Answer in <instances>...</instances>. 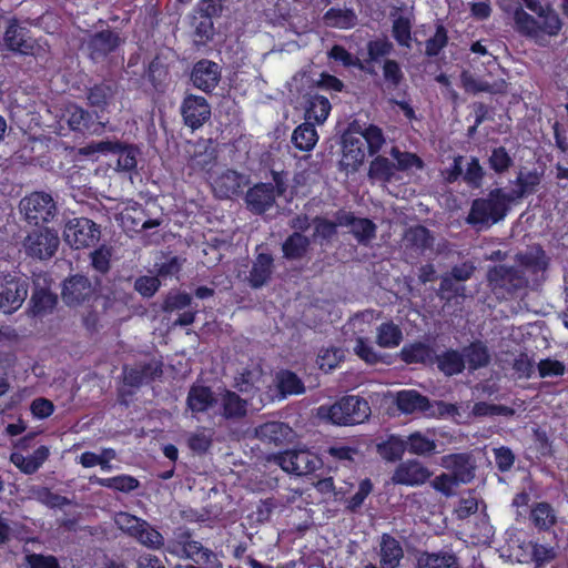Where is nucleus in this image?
Instances as JSON below:
<instances>
[{"mask_svg":"<svg viewBox=\"0 0 568 568\" xmlns=\"http://www.w3.org/2000/svg\"><path fill=\"white\" fill-rule=\"evenodd\" d=\"M366 143L368 154H377L385 143L383 130L376 124H368L362 128L354 122L343 135L342 159L339 166L346 173H355L364 164Z\"/></svg>","mask_w":568,"mask_h":568,"instance_id":"nucleus-1","label":"nucleus"},{"mask_svg":"<svg viewBox=\"0 0 568 568\" xmlns=\"http://www.w3.org/2000/svg\"><path fill=\"white\" fill-rule=\"evenodd\" d=\"M371 415L368 402L357 395H345L332 405H322L318 416L336 426H353L364 423Z\"/></svg>","mask_w":568,"mask_h":568,"instance_id":"nucleus-2","label":"nucleus"},{"mask_svg":"<svg viewBox=\"0 0 568 568\" xmlns=\"http://www.w3.org/2000/svg\"><path fill=\"white\" fill-rule=\"evenodd\" d=\"M509 204L506 192L500 187H496L486 197H477L471 202L466 222L471 226H489L498 223L507 215Z\"/></svg>","mask_w":568,"mask_h":568,"instance_id":"nucleus-3","label":"nucleus"},{"mask_svg":"<svg viewBox=\"0 0 568 568\" xmlns=\"http://www.w3.org/2000/svg\"><path fill=\"white\" fill-rule=\"evenodd\" d=\"M168 550L194 561L195 565H186L185 568H223L222 561L212 549L192 539L190 529H178L174 532V540L169 542Z\"/></svg>","mask_w":568,"mask_h":568,"instance_id":"nucleus-4","label":"nucleus"},{"mask_svg":"<svg viewBox=\"0 0 568 568\" xmlns=\"http://www.w3.org/2000/svg\"><path fill=\"white\" fill-rule=\"evenodd\" d=\"M270 462L278 465L285 473L296 476L311 475L322 467V459L310 449H290L272 454Z\"/></svg>","mask_w":568,"mask_h":568,"instance_id":"nucleus-5","label":"nucleus"},{"mask_svg":"<svg viewBox=\"0 0 568 568\" xmlns=\"http://www.w3.org/2000/svg\"><path fill=\"white\" fill-rule=\"evenodd\" d=\"M20 210L29 224L40 225L52 221L57 214V205L51 194L34 191L20 201Z\"/></svg>","mask_w":568,"mask_h":568,"instance_id":"nucleus-6","label":"nucleus"},{"mask_svg":"<svg viewBox=\"0 0 568 568\" xmlns=\"http://www.w3.org/2000/svg\"><path fill=\"white\" fill-rule=\"evenodd\" d=\"M65 242L73 248H84L95 245L100 240V226L88 217L69 220L63 230Z\"/></svg>","mask_w":568,"mask_h":568,"instance_id":"nucleus-7","label":"nucleus"},{"mask_svg":"<svg viewBox=\"0 0 568 568\" xmlns=\"http://www.w3.org/2000/svg\"><path fill=\"white\" fill-rule=\"evenodd\" d=\"M487 280L491 290L503 294H514L515 292L527 286V278L523 271L515 266L495 265L488 270Z\"/></svg>","mask_w":568,"mask_h":568,"instance_id":"nucleus-8","label":"nucleus"},{"mask_svg":"<svg viewBox=\"0 0 568 568\" xmlns=\"http://www.w3.org/2000/svg\"><path fill=\"white\" fill-rule=\"evenodd\" d=\"M27 278L7 274L0 277V310L11 314L18 311L28 296Z\"/></svg>","mask_w":568,"mask_h":568,"instance_id":"nucleus-9","label":"nucleus"},{"mask_svg":"<svg viewBox=\"0 0 568 568\" xmlns=\"http://www.w3.org/2000/svg\"><path fill=\"white\" fill-rule=\"evenodd\" d=\"M59 244L60 240L57 232L48 227L33 230L23 240L26 254L38 260L52 257Z\"/></svg>","mask_w":568,"mask_h":568,"instance_id":"nucleus-10","label":"nucleus"},{"mask_svg":"<svg viewBox=\"0 0 568 568\" xmlns=\"http://www.w3.org/2000/svg\"><path fill=\"white\" fill-rule=\"evenodd\" d=\"M93 150L110 153L115 159L116 171L131 173L136 170L140 150L133 144L108 140L98 142Z\"/></svg>","mask_w":568,"mask_h":568,"instance_id":"nucleus-11","label":"nucleus"},{"mask_svg":"<svg viewBox=\"0 0 568 568\" xmlns=\"http://www.w3.org/2000/svg\"><path fill=\"white\" fill-rule=\"evenodd\" d=\"M61 296L68 306L89 305L95 300V288L84 275H72L64 280Z\"/></svg>","mask_w":568,"mask_h":568,"instance_id":"nucleus-12","label":"nucleus"},{"mask_svg":"<svg viewBox=\"0 0 568 568\" xmlns=\"http://www.w3.org/2000/svg\"><path fill=\"white\" fill-rule=\"evenodd\" d=\"M3 42L8 50L21 55H34L39 47L31 37L30 30L12 19L3 34Z\"/></svg>","mask_w":568,"mask_h":568,"instance_id":"nucleus-13","label":"nucleus"},{"mask_svg":"<svg viewBox=\"0 0 568 568\" xmlns=\"http://www.w3.org/2000/svg\"><path fill=\"white\" fill-rule=\"evenodd\" d=\"M181 114L184 124L197 130L211 118V105L204 97L187 94L181 104Z\"/></svg>","mask_w":568,"mask_h":568,"instance_id":"nucleus-14","label":"nucleus"},{"mask_svg":"<svg viewBox=\"0 0 568 568\" xmlns=\"http://www.w3.org/2000/svg\"><path fill=\"white\" fill-rule=\"evenodd\" d=\"M85 44L89 58L98 62L104 60L119 48L121 38L115 31L105 29L90 34Z\"/></svg>","mask_w":568,"mask_h":568,"instance_id":"nucleus-15","label":"nucleus"},{"mask_svg":"<svg viewBox=\"0 0 568 568\" xmlns=\"http://www.w3.org/2000/svg\"><path fill=\"white\" fill-rule=\"evenodd\" d=\"M190 79L196 89L211 93L221 80V68L216 62L202 59L193 65Z\"/></svg>","mask_w":568,"mask_h":568,"instance_id":"nucleus-16","label":"nucleus"},{"mask_svg":"<svg viewBox=\"0 0 568 568\" xmlns=\"http://www.w3.org/2000/svg\"><path fill=\"white\" fill-rule=\"evenodd\" d=\"M122 373L124 386L138 389L142 385L149 384L160 377L163 371L161 363L148 362L132 367L124 365Z\"/></svg>","mask_w":568,"mask_h":568,"instance_id":"nucleus-17","label":"nucleus"},{"mask_svg":"<svg viewBox=\"0 0 568 568\" xmlns=\"http://www.w3.org/2000/svg\"><path fill=\"white\" fill-rule=\"evenodd\" d=\"M432 476V471L416 459H408L400 463L393 476L394 484L405 486H419L425 484Z\"/></svg>","mask_w":568,"mask_h":568,"instance_id":"nucleus-18","label":"nucleus"},{"mask_svg":"<svg viewBox=\"0 0 568 568\" xmlns=\"http://www.w3.org/2000/svg\"><path fill=\"white\" fill-rule=\"evenodd\" d=\"M442 466L449 470L459 484H469L475 477L476 466L468 453L445 455L442 458Z\"/></svg>","mask_w":568,"mask_h":568,"instance_id":"nucleus-19","label":"nucleus"},{"mask_svg":"<svg viewBox=\"0 0 568 568\" xmlns=\"http://www.w3.org/2000/svg\"><path fill=\"white\" fill-rule=\"evenodd\" d=\"M70 130L81 134H93L100 130L101 123L88 110L71 103L63 114Z\"/></svg>","mask_w":568,"mask_h":568,"instance_id":"nucleus-20","label":"nucleus"},{"mask_svg":"<svg viewBox=\"0 0 568 568\" xmlns=\"http://www.w3.org/2000/svg\"><path fill=\"white\" fill-rule=\"evenodd\" d=\"M245 202L248 210L255 214H263L275 203V190L273 183H257L250 187Z\"/></svg>","mask_w":568,"mask_h":568,"instance_id":"nucleus-21","label":"nucleus"},{"mask_svg":"<svg viewBox=\"0 0 568 568\" xmlns=\"http://www.w3.org/2000/svg\"><path fill=\"white\" fill-rule=\"evenodd\" d=\"M274 273V257L271 253H257L248 272V285L261 288L266 285Z\"/></svg>","mask_w":568,"mask_h":568,"instance_id":"nucleus-22","label":"nucleus"},{"mask_svg":"<svg viewBox=\"0 0 568 568\" xmlns=\"http://www.w3.org/2000/svg\"><path fill=\"white\" fill-rule=\"evenodd\" d=\"M50 456V448L45 445L39 446L29 456H24L19 452H12L9 460L12 463L22 474L33 475L42 465L48 460Z\"/></svg>","mask_w":568,"mask_h":568,"instance_id":"nucleus-23","label":"nucleus"},{"mask_svg":"<svg viewBox=\"0 0 568 568\" xmlns=\"http://www.w3.org/2000/svg\"><path fill=\"white\" fill-rule=\"evenodd\" d=\"M404 557L402 544L390 534L384 532L379 541L381 568H397Z\"/></svg>","mask_w":568,"mask_h":568,"instance_id":"nucleus-24","label":"nucleus"},{"mask_svg":"<svg viewBox=\"0 0 568 568\" xmlns=\"http://www.w3.org/2000/svg\"><path fill=\"white\" fill-rule=\"evenodd\" d=\"M293 429L283 422H267L255 429L256 437L264 444L281 446L292 435Z\"/></svg>","mask_w":568,"mask_h":568,"instance_id":"nucleus-25","label":"nucleus"},{"mask_svg":"<svg viewBox=\"0 0 568 568\" xmlns=\"http://www.w3.org/2000/svg\"><path fill=\"white\" fill-rule=\"evenodd\" d=\"M407 452L417 456H430L436 453V434L432 429L415 430L406 437Z\"/></svg>","mask_w":568,"mask_h":568,"instance_id":"nucleus-26","label":"nucleus"},{"mask_svg":"<svg viewBox=\"0 0 568 568\" xmlns=\"http://www.w3.org/2000/svg\"><path fill=\"white\" fill-rule=\"evenodd\" d=\"M366 51L367 57L362 60L365 65L361 71L373 75L376 74L374 63L379 62L383 58L388 59L387 57L394 51V45L387 38H376L366 43Z\"/></svg>","mask_w":568,"mask_h":568,"instance_id":"nucleus-27","label":"nucleus"},{"mask_svg":"<svg viewBox=\"0 0 568 568\" xmlns=\"http://www.w3.org/2000/svg\"><path fill=\"white\" fill-rule=\"evenodd\" d=\"M248 402L237 393L225 389L221 395V415L226 420H240L247 415Z\"/></svg>","mask_w":568,"mask_h":568,"instance_id":"nucleus-28","label":"nucleus"},{"mask_svg":"<svg viewBox=\"0 0 568 568\" xmlns=\"http://www.w3.org/2000/svg\"><path fill=\"white\" fill-rule=\"evenodd\" d=\"M216 404L215 395L211 387L193 384L187 393L186 406L194 413H205Z\"/></svg>","mask_w":568,"mask_h":568,"instance_id":"nucleus-29","label":"nucleus"},{"mask_svg":"<svg viewBox=\"0 0 568 568\" xmlns=\"http://www.w3.org/2000/svg\"><path fill=\"white\" fill-rule=\"evenodd\" d=\"M29 310L33 316H42L51 313L58 304L57 294L52 293L50 287H40L34 281Z\"/></svg>","mask_w":568,"mask_h":568,"instance_id":"nucleus-30","label":"nucleus"},{"mask_svg":"<svg viewBox=\"0 0 568 568\" xmlns=\"http://www.w3.org/2000/svg\"><path fill=\"white\" fill-rule=\"evenodd\" d=\"M396 405L404 414L427 413L432 407L429 398L415 389L399 392L396 397Z\"/></svg>","mask_w":568,"mask_h":568,"instance_id":"nucleus-31","label":"nucleus"},{"mask_svg":"<svg viewBox=\"0 0 568 568\" xmlns=\"http://www.w3.org/2000/svg\"><path fill=\"white\" fill-rule=\"evenodd\" d=\"M243 175L235 170L227 169L214 181L213 189L221 199H231L241 192Z\"/></svg>","mask_w":568,"mask_h":568,"instance_id":"nucleus-32","label":"nucleus"},{"mask_svg":"<svg viewBox=\"0 0 568 568\" xmlns=\"http://www.w3.org/2000/svg\"><path fill=\"white\" fill-rule=\"evenodd\" d=\"M400 359L407 364H433L435 352L432 346L423 342H414L403 346L399 353Z\"/></svg>","mask_w":568,"mask_h":568,"instance_id":"nucleus-33","label":"nucleus"},{"mask_svg":"<svg viewBox=\"0 0 568 568\" xmlns=\"http://www.w3.org/2000/svg\"><path fill=\"white\" fill-rule=\"evenodd\" d=\"M465 365L469 372H475L486 367L490 363V353L487 345L479 339L470 342L463 348Z\"/></svg>","mask_w":568,"mask_h":568,"instance_id":"nucleus-34","label":"nucleus"},{"mask_svg":"<svg viewBox=\"0 0 568 568\" xmlns=\"http://www.w3.org/2000/svg\"><path fill=\"white\" fill-rule=\"evenodd\" d=\"M434 362L438 371L447 377L459 375L465 369L464 355L458 349L448 348L442 354L435 355Z\"/></svg>","mask_w":568,"mask_h":568,"instance_id":"nucleus-35","label":"nucleus"},{"mask_svg":"<svg viewBox=\"0 0 568 568\" xmlns=\"http://www.w3.org/2000/svg\"><path fill=\"white\" fill-rule=\"evenodd\" d=\"M529 520L538 531H549L557 524V514L549 503L539 501L532 505Z\"/></svg>","mask_w":568,"mask_h":568,"instance_id":"nucleus-36","label":"nucleus"},{"mask_svg":"<svg viewBox=\"0 0 568 568\" xmlns=\"http://www.w3.org/2000/svg\"><path fill=\"white\" fill-rule=\"evenodd\" d=\"M514 183L516 186L511 189L509 193H506L510 203L535 193L536 187L540 183V178L535 171L527 173L519 172Z\"/></svg>","mask_w":568,"mask_h":568,"instance_id":"nucleus-37","label":"nucleus"},{"mask_svg":"<svg viewBox=\"0 0 568 568\" xmlns=\"http://www.w3.org/2000/svg\"><path fill=\"white\" fill-rule=\"evenodd\" d=\"M332 105L329 100L320 94H310L305 102V119L315 121L317 124L325 122L329 115Z\"/></svg>","mask_w":568,"mask_h":568,"instance_id":"nucleus-38","label":"nucleus"},{"mask_svg":"<svg viewBox=\"0 0 568 568\" xmlns=\"http://www.w3.org/2000/svg\"><path fill=\"white\" fill-rule=\"evenodd\" d=\"M311 245V240L300 233L293 232L290 234L282 244L283 256L288 261L303 258Z\"/></svg>","mask_w":568,"mask_h":568,"instance_id":"nucleus-39","label":"nucleus"},{"mask_svg":"<svg viewBox=\"0 0 568 568\" xmlns=\"http://www.w3.org/2000/svg\"><path fill=\"white\" fill-rule=\"evenodd\" d=\"M383 90L385 92L397 91L405 83V74L398 61L384 59L382 64Z\"/></svg>","mask_w":568,"mask_h":568,"instance_id":"nucleus-40","label":"nucleus"},{"mask_svg":"<svg viewBox=\"0 0 568 568\" xmlns=\"http://www.w3.org/2000/svg\"><path fill=\"white\" fill-rule=\"evenodd\" d=\"M318 141V134L314 123L308 120L297 125L292 134L293 145L304 152L312 151Z\"/></svg>","mask_w":568,"mask_h":568,"instance_id":"nucleus-41","label":"nucleus"},{"mask_svg":"<svg viewBox=\"0 0 568 568\" xmlns=\"http://www.w3.org/2000/svg\"><path fill=\"white\" fill-rule=\"evenodd\" d=\"M326 27L337 29H351L356 26L357 17L353 9L332 7L323 16Z\"/></svg>","mask_w":568,"mask_h":568,"instance_id":"nucleus-42","label":"nucleus"},{"mask_svg":"<svg viewBox=\"0 0 568 568\" xmlns=\"http://www.w3.org/2000/svg\"><path fill=\"white\" fill-rule=\"evenodd\" d=\"M276 386L281 398H286L291 395H301L305 392L303 381L296 373L290 369H283L276 374Z\"/></svg>","mask_w":568,"mask_h":568,"instance_id":"nucleus-43","label":"nucleus"},{"mask_svg":"<svg viewBox=\"0 0 568 568\" xmlns=\"http://www.w3.org/2000/svg\"><path fill=\"white\" fill-rule=\"evenodd\" d=\"M378 455L386 462L400 460L407 450L406 439L398 435H389L387 439L377 444Z\"/></svg>","mask_w":568,"mask_h":568,"instance_id":"nucleus-44","label":"nucleus"},{"mask_svg":"<svg viewBox=\"0 0 568 568\" xmlns=\"http://www.w3.org/2000/svg\"><path fill=\"white\" fill-rule=\"evenodd\" d=\"M191 26L193 27V41L197 47L206 45L213 40L215 28L212 19L192 12Z\"/></svg>","mask_w":568,"mask_h":568,"instance_id":"nucleus-45","label":"nucleus"},{"mask_svg":"<svg viewBox=\"0 0 568 568\" xmlns=\"http://www.w3.org/2000/svg\"><path fill=\"white\" fill-rule=\"evenodd\" d=\"M396 171V165L385 156H375L368 168V179L371 181H378L389 183Z\"/></svg>","mask_w":568,"mask_h":568,"instance_id":"nucleus-46","label":"nucleus"},{"mask_svg":"<svg viewBox=\"0 0 568 568\" xmlns=\"http://www.w3.org/2000/svg\"><path fill=\"white\" fill-rule=\"evenodd\" d=\"M403 341L400 327L393 321L384 322L377 327L376 343L384 348L397 347Z\"/></svg>","mask_w":568,"mask_h":568,"instance_id":"nucleus-47","label":"nucleus"},{"mask_svg":"<svg viewBox=\"0 0 568 568\" xmlns=\"http://www.w3.org/2000/svg\"><path fill=\"white\" fill-rule=\"evenodd\" d=\"M115 94V88L106 82L97 83L89 88L87 99L91 106L104 110Z\"/></svg>","mask_w":568,"mask_h":568,"instance_id":"nucleus-48","label":"nucleus"},{"mask_svg":"<svg viewBox=\"0 0 568 568\" xmlns=\"http://www.w3.org/2000/svg\"><path fill=\"white\" fill-rule=\"evenodd\" d=\"M418 568H458V561L449 552L425 554L418 559Z\"/></svg>","mask_w":568,"mask_h":568,"instance_id":"nucleus-49","label":"nucleus"},{"mask_svg":"<svg viewBox=\"0 0 568 568\" xmlns=\"http://www.w3.org/2000/svg\"><path fill=\"white\" fill-rule=\"evenodd\" d=\"M146 75L155 91L164 92L168 85L169 69L159 60V58H154L149 63Z\"/></svg>","mask_w":568,"mask_h":568,"instance_id":"nucleus-50","label":"nucleus"},{"mask_svg":"<svg viewBox=\"0 0 568 568\" xmlns=\"http://www.w3.org/2000/svg\"><path fill=\"white\" fill-rule=\"evenodd\" d=\"M141 545L150 549H160L164 546V537L152 527L148 521L146 525L138 528L134 537Z\"/></svg>","mask_w":568,"mask_h":568,"instance_id":"nucleus-51","label":"nucleus"},{"mask_svg":"<svg viewBox=\"0 0 568 568\" xmlns=\"http://www.w3.org/2000/svg\"><path fill=\"white\" fill-rule=\"evenodd\" d=\"M376 224L367 217H356L352 225V234L359 244L367 245L376 237Z\"/></svg>","mask_w":568,"mask_h":568,"instance_id":"nucleus-52","label":"nucleus"},{"mask_svg":"<svg viewBox=\"0 0 568 568\" xmlns=\"http://www.w3.org/2000/svg\"><path fill=\"white\" fill-rule=\"evenodd\" d=\"M514 20L518 32L528 37H537L539 34V21L523 8H517L514 12Z\"/></svg>","mask_w":568,"mask_h":568,"instance_id":"nucleus-53","label":"nucleus"},{"mask_svg":"<svg viewBox=\"0 0 568 568\" xmlns=\"http://www.w3.org/2000/svg\"><path fill=\"white\" fill-rule=\"evenodd\" d=\"M99 484L103 487L121 493H131L140 485L139 480L130 475H118L114 477L101 478L99 479Z\"/></svg>","mask_w":568,"mask_h":568,"instance_id":"nucleus-54","label":"nucleus"},{"mask_svg":"<svg viewBox=\"0 0 568 568\" xmlns=\"http://www.w3.org/2000/svg\"><path fill=\"white\" fill-rule=\"evenodd\" d=\"M488 164L496 174L500 175L513 166L514 160L505 146H497L493 149L488 158Z\"/></svg>","mask_w":568,"mask_h":568,"instance_id":"nucleus-55","label":"nucleus"},{"mask_svg":"<svg viewBox=\"0 0 568 568\" xmlns=\"http://www.w3.org/2000/svg\"><path fill=\"white\" fill-rule=\"evenodd\" d=\"M448 43V33L444 24L436 26L433 37L425 42V54L429 58L437 57Z\"/></svg>","mask_w":568,"mask_h":568,"instance_id":"nucleus-56","label":"nucleus"},{"mask_svg":"<svg viewBox=\"0 0 568 568\" xmlns=\"http://www.w3.org/2000/svg\"><path fill=\"white\" fill-rule=\"evenodd\" d=\"M393 38L399 45L409 47L412 40V22L407 17L399 16L393 21Z\"/></svg>","mask_w":568,"mask_h":568,"instance_id":"nucleus-57","label":"nucleus"},{"mask_svg":"<svg viewBox=\"0 0 568 568\" xmlns=\"http://www.w3.org/2000/svg\"><path fill=\"white\" fill-rule=\"evenodd\" d=\"M460 82L464 90L468 93L477 94L480 92H496L489 82L477 79L474 74L466 70L460 73Z\"/></svg>","mask_w":568,"mask_h":568,"instance_id":"nucleus-58","label":"nucleus"},{"mask_svg":"<svg viewBox=\"0 0 568 568\" xmlns=\"http://www.w3.org/2000/svg\"><path fill=\"white\" fill-rule=\"evenodd\" d=\"M373 490V483L369 478H364L359 481L358 490L346 500V508L351 513H356L365 499L369 496Z\"/></svg>","mask_w":568,"mask_h":568,"instance_id":"nucleus-59","label":"nucleus"},{"mask_svg":"<svg viewBox=\"0 0 568 568\" xmlns=\"http://www.w3.org/2000/svg\"><path fill=\"white\" fill-rule=\"evenodd\" d=\"M390 155L396 160V170L406 171L413 166L422 169L423 160L415 153L402 152L398 148L394 146L390 150Z\"/></svg>","mask_w":568,"mask_h":568,"instance_id":"nucleus-60","label":"nucleus"},{"mask_svg":"<svg viewBox=\"0 0 568 568\" xmlns=\"http://www.w3.org/2000/svg\"><path fill=\"white\" fill-rule=\"evenodd\" d=\"M328 57L335 61L342 62L344 67H354L357 69H364L365 63L357 57H354L343 45L334 44L328 51Z\"/></svg>","mask_w":568,"mask_h":568,"instance_id":"nucleus-61","label":"nucleus"},{"mask_svg":"<svg viewBox=\"0 0 568 568\" xmlns=\"http://www.w3.org/2000/svg\"><path fill=\"white\" fill-rule=\"evenodd\" d=\"M485 171L477 158H471L463 175L464 181L473 189H479L483 184Z\"/></svg>","mask_w":568,"mask_h":568,"instance_id":"nucleus-62","label":"nucleus"},{"mask_svg":"<svg viewBox=\"0 0 568 568\" xmlns=\"http://www.w3.org/2000/svg\"><path fill=\"white\" fill-rule=\"evenodd\" d=\"M314 224V239H321L324 241L332 240L337 233V224L323 216H315L313 219Z\"/></svg>","mask_w":568,"mask_h":568,"instance_id":"nucleus-63","label":"nucleus"},{"mask_svg":"<svg viewBox=\"0 0 568 568\" xmlns=\"http://www.w3.org/2000/svg\"><path fill=\"white\" fill-rule=\"evenodd\" d=\"M115 523L118 527L130 537H134L138 528L146 525V520L129 513H119Z\"/></svg>","mask_w":568,"mask_h":568,"instance_id":"nucleus-64","label":"nucleus"}]
</instances>
